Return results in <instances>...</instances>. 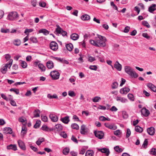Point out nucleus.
Returning <instances> with one entry per match:
<instances>
[{
	"label": "nucleus",
	"instance_id": "obj_8",
	"mask_svg": "<svg viewBox=\"0 0 156 156\" xmlns=\"http://www.w3.org/2000/svg\"><path fill=\"white\" fill-rule=\"evenodd\" d=\"M105 41L101 40H97L98 45H97V47H105L106 45Z\"/></svg>",
	"mask_w": 156,
	"mask_h": 156
},
{
	"label": "nucleus",
	"instance_id": "obj_56",
	"mask_svg": "<svg viewBox=\"0 0 156 156\" xmlns=\"http://www.w3.org/2000/svg\"><path fill=\"white\" fill-rule=\"evenodd\" d=\"M150 154L156 156V148H153L150 152Z\"/></svg>",
	"mask_w": 156,
	"mask_h": 156
},
{
	"label": "nucleus",
	"instance_id": "obj_21",
	"mask_svg": "<svg viewBox=\"0 0 156 156\" xmlns=\"http://www.w3.org/2000/svg\"><path fill=\"white\" fill-rule=\"evenodd\" d=\"M99 151H100L102 153L106 154L107 156H108L110 153L109 149L105 148L100 149L99 150Z\"/></svg>",
	"mask_w": 156,
	"mask_h": 156
},
{
	"label": "nucleus",
	"instance_id": "obj_12",
	"mask_svg": "<svg viewBox=\"0 0 156 156\" xmlns=\"http://www.w3.org/2000/svg\"><path fill=\"white\" fill-rule=\"evenodd\" d=\"M114 67L117 70L120 71L122 69V66L118 61H116L114 66Z\"/></svg>",
	"mask_w": 156,
	"mask_h": 156
},
{
	"label": "nucleus",
	"instance_id": "obj_55",
	"mask_svg": "<svg viewBox=\"0 0 156 156\" xmlns=\"http://www.w3.org/2000/svg\"><path fill=\"white\" fill-rule=\"evenodd\" d=\"M148 144V140L147 139H145L144 141V142L143 144L142 147H143L145 148H146L147 145Z\"/></svg>",
	"mask_w": 156,
	"mask_h": 156
},
{
	"label": "nucleus",
	"instance_id": "obj_15",
	"mask_svg": "<svg viewBox=\"0 0 156 156\" xmlns=\"http://www.w3.org/2000/svg\"><path fill=\"white\" fill-rule=\"evenodd\" d=\"M53 58H55V60L59 61L62 63L66 64H69V62L68 61L64 59L63 58L55 57H53Z\"/></svg>",
	"mask_w": 156,
	"mask_h": 156
},
{
	"label": "nucleus",
	"instance_id": "obj_58",
	"mask_svg": "<svg viewBox=\"0 0 156 156\" xmlns=\"http://www.w3.org/2000/svg\"><path fill=\"white\" fill-rule=\"evenodd\" d=\"M122 114L123 117L124 119H127L128 118V115L126 111H123L122 112Z\"/></svg>",
	"mask_w": 156,
	"mask_h": 156
},
{
	"label": "nucleus",
	"instance_id": "obj_18",
	"mask_svg": "<svg viewBox=\"0 0 156 156\" xmlns=\"http://www.w3.org/2000/svg\"><path fill=\"white\" fill-rule=\"evenodd\" d=\"M155 10H156L155 4H152L148 8V11L151 13H152Z\"/></svg>",
	"mask_w": 156,
	"mask_h": 156
},
{
	"label": "nucleus",
	"instance_id": "obj_63",
	"mask_svg": "<svg viewBox=\"0 0 156 156\" xmlns=\"http://www.w3.org/2000/svg\"><path fill=\"white\" fill-rule=\"evenodd\" d=\"M29 146L35 152H37L38 151V149L37 148L33 146L32 144H30Z\"/></svg>",
	"mask_w": 156,
	"mask_h": 156
},
{
	"label": "nucleus",
	"instance_id": "obj_3",
	"mask_svg": "<svg viewBox=\"0 0 156 156\" xmlns=\"http://www.w3.org/2000/svg\"><path fill=\"white\" fill-rule=\"evenodd\" d=\"M50 75L53 79L56 80L59 78L60 74L58 71L54 70L51 72Z\"/></svg>",
	"mask_w": 156,
	"mask_h": 156
},
{
	"label": "nucleus",
	"instance_id": "obj_30",
	"mask_svg": "<svg viewBox=\"0 0 156 156\" xmlns=\"http://www.w3.org/2000/svg\"><path fill=\"white\" fill-rule=\"evenodd\" d=\"M27 128L26 126L25 125H23L22 128V130L21 131V134L23 135L24 136L25 134L27 132Z\"/></svg>",
	"mask_w": 156,
	"mask_h": 156
},
{
	"label": "nucleus",
	"instance_id": "obj_4",
	"mask_svg": "<svg viewBox=\"0 0 156 156\" xmlns=\"http://www.w3.org/2000/svg\"><path fill=\"white\" fill-rule=\"evenodd\" d=\"M49 46L50 49L54 51H56L58 48L57 43L54 41L51 42Z\"/></svg>",
	"mask_w": 156,
	"mask_h": 156
},
{
	"label": "nucleus",
	"instance_id": "obj_32",
	"mask_svg": "<svg viewBox=\"0 0 156 156\" xmlns=\"http://www.w3.org/2000/svg\"><path fill=\"white\" fill-rule=\"evenodd\" d=\"M41 123V121L40 120H37L36 123L34 125V127L35 129H37L38 128L40 125Z\"/></svg>",
	"mask_w": 156,
	"mask_h": 156
},
{
	"label": "nucleus",
	"instance_id": "obj_2",
	"mask_svg": "<svg viewBox=\"0 0 156 156\" xmlns=\"http://www.w3.org/2000/svg\"><path fill=\"white\" fill-rule=\"evenodd\" d=\"M18 16V15L16 12H12L9 13L7 19L10 20H16Z\"/></svg>",
	"mask_w": 156,
	"mask_h": 156
},
{
	"label": "nucleus",
	"instance_id": "obj_11",
	"mask_svg": "<svg viewBox=\"0 0 156 156\" xmlns=\"http://www.w3.org/2000/svg\"><path fill=\"white\" fill-rule=\"evenodd\" d=\"M56 28L55 29V31L54 32L56 34L59 35V34H61V33L63 30L58 25H56Z\"/></svg>",
	"mask_w": 156,
	"mask_h": 156
},
{
	"label": "nucleus",
	"instance_id": "obj_53",
	"mask_svg": "<svg viewBox=\"0 0 156 156\" xmlns=\"http://www.w3.org/2000/svg\"><path fill=\"white\" fill-rule=\"evenodd\" d=\"M98 38L100 39L99 40H101L103 41H106L107 40L106 38L98 34Z\"/></svg>",
	"mask_w": 156,
	"mask_h": 156
},
{
	"label": "nucleus",
	"instance_id": "obj_29",
	"mask_svg": "<svg viewBox=\"0 0 156 156\" xmlns=\"http://www.w3.org/2000/svg\"><path fill=\"white\" fill-rule=\"evenodd\" d=\"M39 32L40 33H42L44 35H47L49 34V31L45 29H42L39 30Z\"/></svg>",
	"mask_w": 156,
	"mask_h": 156
},
{
	"label": "nucleus",
	"instance_id": "obj_1",
	"mask_svg": "<svg viewBox=\"0 0 156 156\" xmlns=\"http://www.w3.org/2000/svg\"><path fill=\"white\" fill-rule=\"evenodd\" d=\"M124 69L126 72L132 77L136 78L138 76V74L130 66H126Z\"/></svg>",
	"mask_w": 156,
	"mask_h": 156
},
{
	"label": "nucleus",
	"instance_id": "obj_44",
	"mask_svg": "<svg viewBox=\"0 0 156 156\" xmlns=\"http://www.w3.org/2000/svg\"><path fill=\"white\" fill-rule=\"evenodd\" d=\"M30 40L33 43H36L38 42L37 39L36 37H32L30 38Z\"/></svg>",
	"mask_w": 156,
	"mask_h": 156
},
{
	"label": "nucleus",
	"instance_id": "obj_42",
	"mask_svg": "<svg viewBox=\"0 0 156 156\" xmlns=\"http://www.w3.org/2000/svg\"><path fill=\"white\" fill-rule=\"evenodd\" d=\"M13 60L12 59H11L9 60V62L6 64H5V66H6V68L7 67L9 68H10V67L11 66Z\"/></svg>",
	"mask_w": 156,
	"mask_h": 156
},
{
	"label": "nucleus",
	"instance_id": "obj_57",
	"mask_svg": "<svg viewBox=\"0 0 156 156\" xmlns=\"http://www.w3.org/2000/svg\"><path fill=\"white\" fill-rule=\"evenodd\" d=\"M89 68L92 70L96 71L98 69V67L96 65L90 66L89 67Z\"/></svg>",
	"mask_w": 156,
	"mask_h": 156
},
{
	"label": "nucleus",
	"instance_id": "obj_6",
	"mask_svg": "<svg viewBox=\"0 0 156 156\" xmlns=\"http://www.w3.org/2000/svg\"><path fill=\"white\" fill-rule=\"evenodd\" d=\"M104 125L108 129L113 130H115L117 128V127L114 126V124L113 123L110 124L108 123H105L104 124Z\"/></svg>",
	"mask_w": 156,
	"mask_h": 156
},
{
	"label": "nucleus",
	"instance_id": "obj_24",
	"mask_svg": "<svg viewBox=\"0 0 156 156\" xmlns=\"http://www.w3.org/2000/svg\"><path fill=\"white\" fill-rule=\"evenodd\" d=\"M66 47L67 49L69 51H72L73 48V45L70 43L66 44Z\"/></svg>",
	"mask_w": 156,
	"mask_h": 156
},
{
	"label": "nucleus",
	"instance_id": "obj_40",
	"mask_svg": "<svg viewBox=\"0 0 156 156\" xmlns=\"http://www.w3.org/2000/svg\"><path fill=\"white\" fill-rule=\"evenodd\" d=\"M44 139L43 138H39L38 139L37 141L36 142V144L38 146L40 145L41 143L44 142Z\"/></svg>",
	"mask_w": 156,
	"mask_h": 156
},
{
	"label": "nucleus",
	"instance_id": "obj_51",
	"mask_svg": "<svg viewBox=\"0 0 156 156\" xmlns=\"http://www.w3.org/2000/svg\"><path fill=\"white\" fill-rule=\"evenodd\" d=\"M128 98L132 101L134 100V97L133 94H129L127 95Z\"/></svg>",
	"mask_w": 156,
	"mask_h": 156
},
{
	"label": "nucleus",
	"instance_id": "obj_9",
	"mask_svg": "<svg viewBox=\"0 0 156 156\" xmlns=\"http://www.w3.org/2000/svg\"><path fill=\"white\" fill-rule=\"evenodd\" d=\"M49 117L51 121L53 122H56L58 120V117L55 114H50Z\"/></svg>",
	"mask_w": 156,
	"mask_h": 156
},
{
	"label": "nucleus",
	"instance_id": "obj_38",
	"mask_svg": "<svg viewBox=\"0 0 156 156\" xmlns=\"http://www.w3.org/2000/svg\"><path fill=\"white\" fill-rule=\"evenodd\" d=\"M38 67L41 69V71H44L46 69V67L42 64L39 63L38 65Z\"/></svg>",
	"mask_w": 156,
	"mask_h": 156
},
{
	"label": "nucleus",
	"instance_id": "obj_64",
	"mask_svg": "<svg viewBox=\"0 0 156 156\" xmlns=\"http://www.w3.org/2000/svg\"><path fill=\"white\" fill-rule=\"evenodd\" d=\"M96 60V59L94 57L90 56L89 57V58L88 59V61L90 62H92Z\"/></svg>",
	"mask_w": 156,
	"mask_h": 156
},
{
	"label": "nucleus",
	"instance_id": "obj_13",
	"mask_svg": "<svg viewBox=\"0 0 156 156\" xmlns=\"http://www.w3.org/2000/svg\"><path fill=\"white\" fill-rule=\"evenodd\" d=\"M148 133L150 135H153L155 133L154 128L153 127H151L147 129Z\"/></svg>",
	"mask_w": 156,
	"mask_h": 156
},
{
	"label": "nucleus",
	"instance_id": "obj_16",
	"mask_svg": "<svg viewBox=\"0 0 156 156\" xmlns=\"http://www.w3.org/2000/svg\"><path fill=\"white\" fill-rule=\"evenodd\" d=\"M60 120L64 123L67 124L70 121L69 117L67 116L61 118Z\"/></svg>",
	"mask_w": 156,
	"mask_h": 156
},
{
	"label": "nucleus",
	"instance_id": "obj_45",
	"mask_svg": "<svg viewBox=\"0 0 156 156\" xmlns=\"http://www.w3.org/2000/svg\"><path fill=\"white\" fill-rule=\"evenodd\" d=\"M118 83L116 82H114L112 85V89H116L118 87Z\"/></svg>",
	"mask_w": 156,
	"mask_h": 156
},
{
	"label": "nucleus",
	"instance_id": "obj_10",
	"mask_svg": "<svg viewBox=\"0 0 156 156\" xmlns=\"http://www.w3.org/2000/svg\"><path fill=\"white\" fill-rule=\"evenodd\" d=\"M130 91V89L128 87H124L121 89L120 92L122 94H126Z\"/></svg>",
	"mask_w": 156,
	"mask_h": 156
},
{
	"label": "nucleus",
	"instance_id": "obj_19",
	"mask_svg": "<svg viewBox=\"0 0 156 156\" xmlns=\"http://www.w3.org/2000/svg\"><path fill=\"white\" fill-rule=\"evenodd\" d=\"M63 129L62 126L60 124H58L56 125L55 126V131H60Z\"/></svg>",
	"mask_w": 156,
	"mask_h": 156
},
{
	"label": "nucleus",
	"instance_id": "obj_33",
	"mask_svg": "<svg viewBox=\"0 0 156 156\" xmlns=\"http://www.w3.org/2000/svg\"><path fill=\"white\" fill-rule=\"evenodd\" d=\"M93 154L94 151L93 150H88L86 153L85 156H92Z\"/></svg>",
	"mask_w": 156,
	"mask_h": 156
},
{
	"label": "nucleus",
	"instance_id": "obj_5",
	"mask_svg": "<svg viewBox=\"0 0 156 156\" xmlns=\"http://www.w3.org/2000/svg\"><path fill=\"white\" fill-rule=\"evenodd\" d=\"M94 133L95 136L100 139H102L104 135V133L102 131H95Z\"/></svg>",
	"mask_w": 156,
	"mask_h": 156
},
{
	"label": "nucleus",
	"instance_id": "obj_20",
	"mask_svg": "<svg viewBox=\"0 0 156 156\" xmlns=\"http://www.w3.org/2000/svg\"><path fill=\"white\" fill-rule=\"evenodd\" d=\"M7 149L8 150L12 149L16 151L17 150V147L16 145L11 144L7 146Z\"/></svg>",
	"mask_w": 156,
	"mask_h": 156
},
{
	"label": "nucleus",
	"instance_id": "obj_41",
	"mask_svg": "<svg viewBox=\"0 0 156 156\" xmlns=\"http://www.w3.org/2000/svg\"><path fill=\"white\" fill-rule=\"evenodd\" d=\"M20 64V66L23 68H25L27 66V63L25 61H21Z\"/></svg>",
	"mask_w": 156,
	"mask_h": 156
},
{
	"label": "nucleus",
	"instance_id": "obj_28",
	"mask_svg": "<svg viewBox=\"0 0 156 156\" xmlns=\"http://www.w3.org/2000/svg\"><path fill=\"white\" fill-rule=\"evenodd\" d=\"M81 19L83 20H88L90 19V16L87 15L85 14L81 16Z\"/></svg>",
	"mask_w": 156,
	"mask_h": 156
},
{
	"label": "nucleus",
	"instance_id": "obj_17",
	"mask_svg": "<svg viewBox=\"0 0 156 156\" xmlns=\"http://www.w3.org/2000/svg\"><path fill=\"white\" fill-rule=\"evenodd\" d=\"M147 87L154 92H156V87L152 83H149L147 84Z\"/></svg>",
	"mask_w": 156,
	"mask_h": 156
},
{
	"label": "nucleus",
	"instance_id": "obj_52",
	"mask_svg": "<svg viewBox=\"0 0 156 156\" xmlns=\"http://www.w3.org/2000/svg\"><path fill=\"white\" fill-rule=\"evenodd\" d=\"M7 70V68L6 66H4L1 69V71L3 74H5L6 73Z\"/></svg>",
	"mask_w": 156,
	"mask_h": 156
},
{
	"label": "nucleus",
	"instance_id": "obj_22",
	"mask_svg": "<svg viewBox=\"0 0 156 156\" xmlns=\"http://www.w3.org/2000/svg\"><path fill=\"white\" fill-rule=\"evenodd\" d=\"M19 147L23 150H25L26 149L24 144L21 141H18Z\"/></svg>",
	"mask_w": 156,
	"mask_h": 156
},
{
	"label": "nucleus",
	"instance_id": "obj_59",
	"mask_svg": "<svg viewBox=\"0 0 156 156\" xmlns=\"http://www.w3.org/2000/svg\"><path fill=\"white\" fill-rule=\"evenodd\" d=\"M90 42L91 44L97 47V45H98L97 41H95L93 40H90Z\"/></svg>",
	"mask_w": 156,
	"mask_h": 156
},
{
	"label": "nucleus",
	"instance_id": "obj_31",
	"mask_svg": "<svg viewBox=\"0 0 156 156\" xmlns=\"http://www.w3.org/2000/svg\"><path fill=\"white\" fill-rule=\"evenodd\" d=\"M135 129L136 132L140 133H141L143 130V128L139 126H136L135 127Z\"/></svg>",
	"mask_w": 156,
	"mask_h": 156
},
{
	"label": "nucleus",
	"instance_id": "obj_43",
	"mask_svg": "<svg viewBox=\"0 0 156 156\" xmlns=\"http://www.w3.org/2000/svg\"><path fill=\"white\" fill-rule=\"evenodd\" d=\"M13 44L15 45L19 46L21 44V41L19 39H16L14 41Z\"/></svg>",
	"mask_w": 156,
	"mask_h": 156
},
{
	"label": "nucleus",
	"instance_id": "obj_34",
	"mask_svg": "<svg viewBox=\"0 0 156 156\" xmlns=\"http://www.w3.org/2000/svg\"><path fill=\"white\" fill-rule=\"evenodd\" d=\"M71 126L73 129L78 130L79 129V127L78 125L76 123L72 124Z\"/></svg>",
	"mask_w": 156,
	"mask_h": 156
},
{
	"label": "nucleus",
	"instance_id": "obj_48",
	"mask_svg": "<svg viewBox=\"0 0 156 156\" xmlns=\"http://www.w3.org/2000/svg\"><path fill=\"white\" fill-rule=\"evenodd\" d=\"M101 100V98L99 97L96 96L93 98L92 101L94 102H97L99 101V100Z\"/></svg>",
	"mask_w": 156,
	"mask_h": 156
},
{
	"label": "nucleus",
	"instance_id": "obj_50",
	"mask_svg": "<svg viewBox=\"0 0 156 156\" xmlns=\"http://www.w3.org/2000/svg\"><path fill=\"white\" fill-rule=\"evenodd\" d=\"M60 135L61 136L64 138H66L67 136V134L64 131L60 133Z\"/></svg>",
	"mask_w": 156,
	"mask_h": 156
},
{
	"label": "nucleus",
	"instance_id": "obj_37",
	"mask_svg": "<svg viewBox=\"0 0 156 156\" xmlns=\"http://www.w3.org/2000/svg\"><path fill=\"white\" fill-rule=\"evenodd\" d=\"M69 152V147H66L64 149L63 151V154L66 155L68 154Z\"/></svg>",
	"mask_w": 156,
	"mask_h": 156
},
{
	"label": "nucleus",
	"instance_id": "obj_62",
	"mask_svg": "<svg viewBox=\"0 0 156 156\" xmlns=\"http://www.w3.org/2000/svg\"><path fill=\"white\" fill-rule=\"evenodd\" d=\"M142 36L147 39H149L150 38V37L147 33H143L142 34Z\"/></svg>",
	"mask_w": 156,
	"mask_h": 156
},
{
	"label": "nucleus",
	"instance_id": "obj_26",
	"mask_svg": "<svg viewBox=\"0 0 156 156\" xmlns=\"http://www.w3.org/2000/svg\"><path fill=\"white\" fill-rule=\"evenodd\" d=\"M116 100L117 101H120L122 103H125L127 101V99L121 97H117L116 98Z\"/></svg>",
	"mask_w": 156,
	"mask_h": 156
},
{
	"label": "nucleus",
	"instance_id": "obj_14",
	"mask_svg": "<svg viewBox=\"0 0 156 156\" xmlns=\"http://www.w3.org/2000/svg\"><path fill=\"white\" fill-rule=\"evenodd\" d=\"M142 114L145 116H148L150 114L149 111L145 108H143L141 111Z\"/></svg>",
	"mask_w": 156,
	"mask_h": 156
},
{
	"label": "nucleus",
	"instance_id": "obj_25",
	"mask_svg": "<svg viewBox=\"0 0 156 156\" xmlns=\"http://www.w3.org/2000/svg\"><path fill=\"white\" fill-rule=\"evenodd\" d=\"M87 132L85 129V126L84 125H82L80 127V133L82 134H85Z\"/></svg>",
	"mask_w": 156,
	"mask_h": 156
},
{
	"label": "nucleus",
	"instance_id": "obj_60",
	"mask_svg": "<svg viewBox=\"0 0 156 156\" xmlns=\"http://www.w3.org/2000/svg\"><path fill=\"white\" fill-rule=\"evenodd\" d=\"M68 95L71 97H74L76 95L75 93L73 91H69L68 92Z\"/></svg>",
	"mask_w": 156,
	"mask_h": 156
},
{
	"label": "nucleus",
	"instance_id": "obj_61",
	"mask_svg": "<svg viewBox=\"0 0 156 156\" xmlns=\"http://www.w3.org/2000/svg\"><path fill=\"white\" fill-rule=\"evenodd\" d=\"M46 5V3L44 2H41L39 3V6L42 7H45Z\"/></svg>",
	"mask_w": 156,
	"mask_h": 156
},
{
	"label": "nucleus",
	"instance_id": "obj_7",
	"mask_svg": "<svg viewBox=\"0 0 156 156\" xmlns=\"http://www.w3.org/2000/svg\"><path fill=\"white\" fill-rule=\"evenodd\" d=\"M12 132V129L10 127H5L3 129V133L5 134H11Z\"/></svg>",
	"mask_w": 156,
	"mask_h": 156
},
{
	"label": "nucleus",
	"instance_id": "obj_23",
	"mask_svg": "<svg viewBox=\"0 0 156 156\" xmlns=\"http://www.w3.org/2000/svg\"><path fill=\"white\" fill-rule=\"evenodd\" d=\"M46 66L49 69H51L54 67L53 63L51 61H49L47 63Z\"/></svg>",
	"mask_w": 156,
	"mask_h": 156
},
{
	"label": "nucleus",
	"instance_id": "obj_35",
	"mask_svg": "<svg viewBox=\"0 0 156 156\" xmlns=\"http://www.w3.org/2000/svg\"><path fill=\"white\" fill-rule=\"evenodd\" d=\"M48 97L50 99H58V96L56 94H54L52 95L50 94H49L48 95Z\"/></svg>",
	"mask_w": 156,
	"mask_h": 156
},
{
	"label": "nucleus",
	"instance_id": "obj_39",
	"mask_svg": "<svg viewBox=\"0 0 156 156\" xmlns=\"http://www.w3.org/2000/svg\"><path fill=\"white\" fill-rule=\"evenodd\" d=\"M114 149L115 151L118 152H121L123 150L119 147L118 146H116L114 147Z\"/></svg>",
	"mask_w": 156,
	"mask_h": 156
},
{
	"label": "nucleus",
	"instance_id": "obj_46",
	"mask_svg": "<svg viewBox=\"0 0 156 156\" xmlns=\"http://www.w3.org/2000/svg\"><path fill=\"white\" fill-rule=\"evenodd\" d=\"M142 23V25L146 27L147 28H149L150 27V26L147 21L144 20L143 21Z\"/></svg>",
	"mask_w": 156,
	"mask_h": 156
},
{
	"label": "nucleus",
	"instance_id": "obj_47",
	"mask_svg": "<svg viewBox=\"0 0 156 156\" xmlns=\"http://www.w3.org/2000/svg\"><path fill=\"white\" fill-rule=\"evenodd\" d=\"M10 91H13L16 94H19V90L18 89L12 88L10 89Z\"/></svg>",
	"mask_w": 156,
	"mask_h": 156
},
{
	"label": "nucleus",
	"instance_id": "obj_54",
	"mask_svg": "<svg viewBox=\"0 0 156 156\" xmlns=\"http://www.w3.org/2000/svg\"><path fill=\"white\" fill-rule=\"evenodd\" d=\"M131 134V131L130 129L128 128L126 129V138H128L130 136Z\"/></svg>",
	"mask_w": 156,
	"mask_h": 156
},
{
	"label": "nucleus",
	"instance_id": "obj_36",
	"mask_svg": "<svg viewBox=\"0 0 156 156\" xmlns=\"http://www.w3.org/2000/svg\"><path fill=\"white\" fill-rule=\"evenodd\" d=\"M40 112L39 110H35L34 112V117H40Z\"/></svg>",
	"mask_w": 156,
	"mask_h": 156
},
{
	"label": "nucleus",
	"instance_id": "obj_27",
	"mask_svg": "<svg viewBox=\"0 0 156 156\" xmlns=\"http://www.w3.org/2000/svg\"><path fill=\"white\" fill-rule=\"evenodd\" d=\"M70 37L73 40L76 41L79 38V35L77 34L73 33L71 35Z\"/></svg>",
	"mask_w": 156,
	"mask_h": 156
},
{
	"label": "nucleus",
	"instance_id": "obj_49",
	"mask_svg": "<svg viewBox=\"0 0 156 156\" xmlns=\"http://www.w3.org/2000/svg\"><path fill=\"white\" fill-rule=\"evenodd\" d=\"M48 127L45 125H43L41 128V129L45 131L48 132Z\"/></svg>",
	"mask_w": 156,
	"mask_h": 156
}]
</instances>
